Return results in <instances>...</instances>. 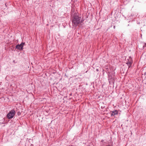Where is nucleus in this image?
<instances>
[{
    "label": "nucleus",
    "mask_w": 146,
    "mask_h": 146,
    "mask_svg": "<svg viewBox=\"0 0 146 146\" xmlns=\"http://www.w3.org/2000/svg\"><path fill=\"white\" fill-rule=\"evenodd\" d=\"M72 26L76 27L81 22V17L76 15H74L72 16Z\"/></svg>",
    "instance_id": "1"
},
{
    "label": "nucleus",
    "mask_w": 146,
    "mask_h": 146,
    "mask_svg": "<svg viewBox=\"0 0 146 146\" xmlns=\"http://www.w3.org/2000/svg\"><path fill=\"white\" fill-rule=\"evenodd\" d=\"M15 114V112L14 110H11L7 114V117L8 119H11L12 118Z\"/></svg>",
    "instance_id": "2"
},
{
    "label": "nucleus",
    "mask_w": 146,
    "mask_h": 146,
    "mask_svg": "<svg viewBox=\"0 0 146 146\" xmlns=\"http://www.w3.org/2000/svg\"><path fill=\"white\" fill-rule=\"evenodd\" d=\"M133 62L132 59L131 57L129 56L128 59H127L126 62V64H127L128 66V68H129L131 66Z\"/></svg>",
    "instance_id": "3"
},
{
    "label": "nucleus",
    "mask_w": 146,
    "mask_h": 146,
    "mask_svg": "<svg viewBox=\"0 0 146 146\" xmlns=\"http://www.w3.org/2000/svg\"><path fill=\"white\" fill-rule=\"evenodd\" d=\"M25 43L22 42L20 44H17L16 46V48L17 49L19 50H22L23 49V47Z\"/></svg>",
    "instance_id": "4"
},
{
    "label": "nucleus",
    "mask_w": 146,
    "mask_h": 146,
    "mask_svg": "<svg viewBox=\"0 0 146 146\" xmlns=\"http://www.w3.org/2000/svg\"><path fill=\"white\" fill-rule=\"evenodd\" d=\"M108 80L109 83L110 84L112 82L114 83V78H113L111 75L110 74L108 75Z\"/></svg>",
    "instance_id": "5"
},
{
    "label": "nucleus",
    "mask_w": 146,
    "mask_h": 146,
    "mask_svg": "<svg viewBox=\"0 0 146 146\" xmlns=\"http://www.w3.org/2000/svg\"><path fill=\"white\" fill-rule=\"evenodd\" d=\"M111 112L112 113H111V116H114L115 115H117L118 113V111L117 110H115Z\"/></svg>",
    "instance_id": "6"
},
{
    "label": "nucleus",
    "mask_w": 146,
    "mask_h": 146,
    "mask_svg": "<svg viewBox=\"0 0 146 146\" xmlns=\"http://www.w3.org/2000/svg\"><path fill=\"white\" fill-rule=\"evenodd\" d=\"M146 46V44L145 43L144 45L143 46V48H144V47H145Z\"/></svg>",
    "instance_id": "7"
},
{
    "label": "nucleus",
    "mask_w": 146,
    "mask_h": 146,
    "mask_svg": "<svg viewBox=\"0 0 146 146\" xmlns=\"http://www.w3.org/2000/svg\"><path fill=\"white\" fill-rule=\"evenodd\" d=\"M83 21H84V20H82V19H81V20L80 23H82Z\"/></svg>",
    "instance_id": "8"
},
{
    "label": "nucleus",
    "mask_w": 146,
    "mask_h": 146,
    "mask_svg": "<svg viewBox=\"0 0 146 146\" xmlns=\"http://www.w3.org/2000/svg\"><path fill=\"white\" fill-rule=\"evenodd\" d=\"M104 140H103V139H102L101 141V142H104Z\"/></svg>",
    "instance_id": "9"
},
{
    "label": "nucleus",
    "mask_w": 146,
    "mask_h": 146,
    "mask_svg": "<svg viewBox=\"0 0 146 146\" xmlns=\"http://www.w3.org/2000/svg\"><path fill=\"white\" fill-rule=\"evenodd\" d=\"M96 71H97V72H98V71H99V70H98V69H96Z\"/></svg>",
    "instance_id": "10"
},
{
    "label": "nucleus",
    "mask_w": 146,
    "mask_h": 146,
    "mask_svg": "<svg viewBox=\"0 0 146 146\" xmlns=\"http://www.w3.org/2000/svg\"><path fill=\"white\" fill-rule=\"evenodd\" d=\"M113 28H114V29H115V26H113Z\"/></svg>",
    "instance_id": "11"
}]
</instances>
